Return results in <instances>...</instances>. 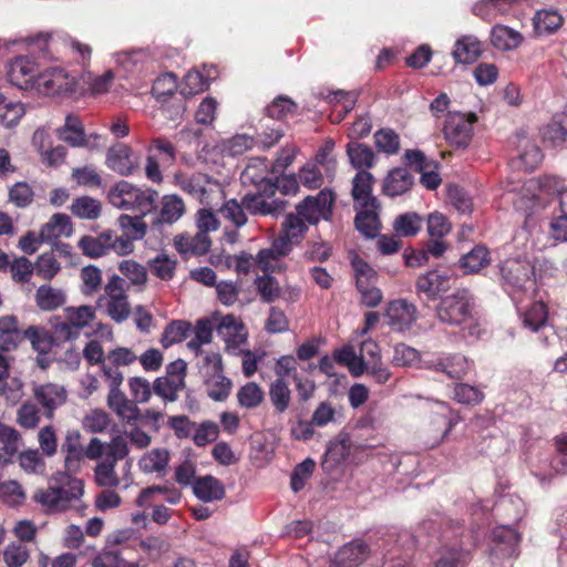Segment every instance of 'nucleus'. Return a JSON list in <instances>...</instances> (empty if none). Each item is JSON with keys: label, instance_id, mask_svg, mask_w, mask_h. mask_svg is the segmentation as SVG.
<instances>
[{"label": "nucleus", "instance_id": "f257e3e1", "mask_svg": "<svg viewBox=\"0 0 567 567\" xmlns=\"http://www.w3.org/2000/svg\"><path fill=\"white\" fill-rule=\"evenodd\" d=\"M436 315L443 323L470 329V334H474L478 323L475 299L467 288L456 289L443 297L436 307Z\"/></svg>", "mask_w": 567, "mask_h": 567}, {"label": "nucleus", "instance_id": "f03ea898", "mask_svg": "<svg viewBox=\"0 0 567 567\" xmlns=\"http://www.w3.org/2000/svg\"><path fill=\"white\" fill-rule=\"evenodd\" d=\"M158 193L152 188H140L127 181H120L107 192L109 203L122 210L146 216L156 207Z\"/></svg>", "mask_w": 567, "mask_h": 567}, {"label": "nucleus", "instance_id": "7ed1b4c3", "mask_svg": "<svg viewBox=\"0 0 567 567\" xmlns=\"http://www.w3.org/2000/svg\"><path fill=\"white\" fill-rule=\"evenodd\" d=\"M120 368L111 364L106 358L101 365L103 378L109 386L107 405L121 421L134 424L140 419L141 411L120 389L124 380Z\"/></svg>", "mask_w": 567, "mask_h": 567}, {"label": "nucleus", "instance_id": "20e7f679", "mask_svg": "<svg viewBox=\"0 0 567 567\" xmlns=\"http://www.w3.org/2000/svg\"><path fill=\"white\" fill-rule=\"evenodd\" d=\"M477 121L475 113L447 112L443 125V135L454 148H466L473 136V124Z\"/></svg>", "mask_w": 567, "mask_h": 567}, {"label": "nucleus", "instance_id": "39448f33", "mask_svg": "<svg viewBox=\"0 0 567 567\" xmlns=\"http://www.w3.org/2000/svg\"><path fill=\"white\" fill-rule=\"evenodd\" d=\"M533 267L526 260L512 258L499 265L501 282L509 295L525 291L528 285H533Z\"/></svg>", "mask_w": 567, "mask_h": 567}, {"label": "nucleus", "instance_id": "423d86ee", "mask_svg": "<svg viewBox=\"0 0 567 567\" xmlns=\"http://www.w3.org/2000/svg\"><path fill=\"white\" fill-rule=\"evenodd\" d=\"M361 359L359 368H352V375L359 377L363 372L372 378L378 384H385L390 381L392 373L389 368L382 362L379 354V347L374 342H363L361 347Z\"/></svg>", "mask_w": 567, "mask_h": 567}, {"label": "nucleus", "instance_id": "0eeeda50", "mask_svg": "<svg viewBox=\"0 0 567 567\" xmlns=\"http://www.w3.org/2000/svg\"><path fill=\"white\" fill-rule=\"evenodd\" d=\"M334 195L329 189L320 190L317 196H307L296 206L297 216L310 225H316L322 218L328 220L332 215Z\"/></svg>", "mask_w": 567, "mask_h": 567}, {"label": "nucleus", "instance_id": "6e6552de", "mask_svg": "<svg viewBox=\"0 0 567 567\" xmlns=\"http://www.w3.org/2000/svg\"><path fill=\"white\" fill-rule=\"evenodd\" d=\"M76 81L65 70L51 68L39 73L34 89L44 95H68L76 90Z\"/></svg>", "mask_w": 567, "mask_h": 567}, {"label": "nucleus", "instance_id": "1a4fd4ad", "mask_svg": "<svg viewBox=\"0 0 567 567\" xmlns=\"http://www.w3.org/2000/svg\"><path fill=\"white\" fill-rule=\"evenodd\" d=\"M126 288V281L117 275H113L104 288L107 297V315L115 322L125 321L131 315Z\"/></svg>", "mask_w": 567, "mask_h": 567}, {"label": "nucleus", "instance_id": "9d476101", "mask_svg": "<svg viewBox=\"0 0 567 567\" xmlns=\"http://www.w3.org/2000/svg\"><path fill=\"white\" fill-rule=\"evenodd\" d=\"M275 194H268L264 189L249 192L244 195V205L246 210L252 216H270L278 218L288 206V202L281 198H275Z\"/></svg>", "mask_w": 567, "mask_h": 567}, {"label": "nucleus", "instance_id": "9b49d317", "mask_svg": "<svg viewBox=\"0 0 567 567\" xmlns=\"http://www.w3.org/2000/svg\"><path fill=\"white\" fill-rule=\"evenodd\" d=\"M143 217L138 214L135 216L121 215L118 224L123 230L121 236L117 235V255L125 256L134 250V241L142 239L146 235L147 225L143 221Z\"/></svg>", "mask_w": 567, "mask_h": 567}, {"label": "nucleus", "instance_id": "f8f14e48", "mask_svg": "<svg viewBox=\"0 0 567 567\" xmlns=\"http://www.w3.org/2000/svg\"><path fill=\"white\" fill-rule=\"evenodd\" d=\"M33 398L42 408L43 415L51 420L54 412L66 402L68 392L63 385L48 382L33 388Z\"/></svg>", "mask_w": 567, "mask_h": 567}, {"label": "nucleus", "instance_id": "ddd939ff", "mask_svg": "<svg viewBox=\"0 0 567 567\" xmlns=\"http://www.w3.org/2000/svg\"><path fill=\"white\" fill-rule=\"evenodd\" d=\"M245 186H254L256 190L264 189L266 193L276 194L274 179L269 177V166L266 158H252L240 175Z\"/></svg>", "mask_w": 567, "mask_h": 567}, {"label": "nucleus", "instance_id": "4468645a", "mask_svg": "<svg viewBox=\"0 0 567 567\" xmlns=\"http://www.w3.org/2000/svg\"><path fill=\"white\" fill-rule=\"evenodd\" d=\"M38 75V65L29 56H17L9 65L8 79L20 89H34Z\"/></svg>", "mask_w": 567, "mask_h": 567}, {"label": "nucleus", "instance_id": "2eb2a0df", "mask_svg": "<svg viewBox=\"0 0 567 567\" xmlns=\"http://www.w3.org/2000/svg\"><path fill=\"white\" fill-rule=\"evenodd\" d=\"M385 317L393 330H409L417 319L416 307L405 299H396L389 302Z\"/></svg>", "mask_w": 567, "mask_h": 567}, {"label": "nucleus", "instance_id": "dca6fc26", "mask_svg": "<svg viewBox=\"0 0 567 567\" xmlns=\"http://www.w3.org/2000/svg\"><path fill=\"white\" fill-rule=\"evenodd\" d=\"M105 163L110 169L122 176L132 175L138 166L133 150L124 143H116L109 148Z\"/></svg>", "mask_w": 567, "mask_h": 567}, {"label": "nucleus", "instance_id": "f3484780", "mask_svg": "<svg viewBox=\"0 0 567 567\" xmlns=\"http://www.w3.org/2000/svg\"><path fill=\"white\" fill-rule=\"evenodd\" d=\"M374 182V176L367 169L359 171L355 174L351 189L355 209L359 207H381L380 202L372 194Z\"/></svg>", "mask_w": 567, "mask_h": 567}, {"label": "nucleus", "instance_id": "a211bd4d", "mask_svg": "<svg viewBox=\"0 0 567 567\" xmlns=\"http://www.w3.org/2000/svg\"><path fill=\"white\" fill-rule=\"evenodd\" d=\"M423 367L442 372L450 379H462L468 371V362L462 354H445L423 361Z\"/></svg>", "mask_w": 567, "mask_h": 567}, {"label": "nucleus", "instance_id": "6ab92c4d", "mask_svg": "<svg viewBox=\"0 0 567 567\" xmlns=\"http://www.w3.org/2000/svg\"><path fill=\"white\" fill-rule=\"evenodd\" d=\"M117 235L113 230H105L97 236H83L79 240V247L83 255L99 258L110 250L117 254Z\"/></svg>", "mask_w": 567, "mask_h": 567}, {"label": "nucleus", "instance_id": "aec40b11", "mask_svg": "<svg viewBox=\"0 0 567 567\" xmlns=\"http://www.w3.org/2000/svg\"><path fill=\"white\" fill-rule=\"evenodd\" d=\"M61 452L64 454V472L76 474L81 470L85 457V451L81 444L79 432H69L66 434Z\"/></svg>", "mask_w": 567, "mask_h": 567}, {"label": "nucleus", "instance_id": "412c9836", "mask_svg": "<svg viewBox=\"0 0 567 567\" xmlns=\"http://www.w3.org/2000/svg\"><path fill=\"white\" fill-rule=\"evenodd\" d=\"M369 553L367 543L354 539L337 551L333 564L336 567H358L368 558Z\"/></svg>", "mask_w": 567, "mask_h": 567}, {"label": "nucleus", "instance_id": "4be33fe9", "mask_svg": "<svg viewBox=\"0 0 567 567\" xmlns=\"http://www.w3.org/2000/svg\"><path fill=\"white\" fill-rule=\"evenodd\" d=\"M451 276L439 270H431L417 278L416 291L424 293L427 299L434 300L440 292L447 291L451 288Z\"/></svg>", "mask_w": 567, "mask_h": 567}, {"label": "nucleus", "instance_id": "5701e85b", "mask_svg": "<svg viewBox=\"0 0 567 567\" xmlns=\"http://www.w3.org/2000/svg\"><path fill=\"white\" fill-rule=\"evenodd\" d=\"M414 184L413 175L405 167H395L391 169L382 184L384 195L395 197L409 192Z\"/></svg>", "mask_w": 567, "mask_h": 567}, {"label": "nucleus", "instance_id": "b1692460", "mask_svg": "<svg viewBox=\"0 0 567 567\" xmlns=\"http://www.w3.org/2000/svg\"><path fill=\"white\" fill-rule=\"evenodd\" d=\"M73 473L60 472L52 480L56 483L61 496V508L65 511L71 502L79 499L83 495L82 480L72 476Z\"/></svg>", "mask_w": 567, "mask_h": 567}, {"label": "nucleus", "instance_id": "393cba45", "mask_svg": "<svg viewBox=\"0 0 567 567\" xmlns=\"http://www.w3.org/2000/svg\"><path fill=\"white\" fill-rule=\"evenodd\" d=\"M176 250L182 255L203 256L208 252L212 240L205 231H198L196 235H178L174 239Z\"/></svg>", "mask_w": 567, "mask_h": 567}, {"label": "nucleus", "instance_id": "a878e982", "mask_svg": "<svg viewBox=\"0 0 567 567\" xmlns=\"http://www.w3.org/2000/svg\"><path fill=\"white\" fill-rule=\"evenodd\" d=\"M56 133L61 141L65 142L72 147L92 145L90 140H86L81 120L73 114L66 115L64 125L59 127Z\"/></svg>", "mask_w": 567, "mask_h": 567}, {"label": "nucleus", "instance_id": "bb28decb", "mask_svg": "<svg viewBox=\"0 0 567 567\" xmlns=\"http://www.w3.org/2000/svg\"><path fill=\"white\" fill-rule=\"evenodd\" d=\"M520 0H480L473 8L474 16L485 21H493L498 16L508 13Z\"/></svg>", "mask_w": 567, "mask_h": 567}, {"label": "nucleus", "instance_id": "cd10ccee", "mask_svg": "<svg viewBox=\"0 0 567 567\" xmlns=\"http://www.w3.org/2000/svg\"><path fill=\"white\" fill-rule=\"evenodd\" d=\"M483 53L482 42L473 35H463L454 45L453 56L457 63L472 64Z\"/></svg>", "mask_w": 567, "mask_h": 567}, {"label": "nucleus", "instance_id": "c85d7f7f", "mask_svg": "<svg viewBox=\"0 0 567 567\" xmlns=\"http://www.w3.org/2000/svg\"><path fill=\"white\" fill-rule=\"evenodd\" d=\"M381 207H359L354 225L355 228L367 238H374L379 235L381 221L379 210Z\"/></svg>", "mask_w": 567, "mask_h": 567}, {"label": "nucleus", "instance_id": "c756f323", "mask_svg": "<svg viewBox=\"0 0 567 567\" xmlns=\"http://www.w3.org/2000/svg\"><path fill=\"white\" fill-rule=\"evenodd\" d=\"M193 491L203 502L220 501L225 497L223 483L212 475L196 478L193 484Z\"/></svg>", "mask_w": 567, "mask_h": 567}, {"label": "nucleus", "instance_id": "7c9ffc66", "mask_svg": "<svg viewBox=\"0 0 567 567\" xmlns=\"http://www.w3.org/2000/svg\"><path fill=\"white\" fill-rule=\"evenodd\" d=\"M524 38L520 32L503 24H496L491 31V43L497 50L511 51L517 49Z\"/></svg>", "mask_w": 567, "mask_h": 567}, {"label": "nucleus", "instance_id": "2f4dec72", "mask_svg": "<svg viewBox=\"0 0 567 567\" xmlns=\"http://www.w3.org/2000/svg\"><path fill=\"white\" fill-rule=\"evenodd\" d=\"M347 154L351 165L359 171L369 169L374 166L375 154L373 150L358 141H351L347 144Z\"/></svg>", "mask_w": 567, "mask_h": 567}, {"label": "nucleus", "instance_id": "473e14b6", "mask_svg": "<svg viewBox=\"0 0 567 567\" xmlns=\"http://www.w3.org/2000/svg\"><path fill=\"white\" fill-rule=\"evenodd\" d=\"M563 23L564 18L557 10H539L533 18L534 31L538 37L555 33Z\"/></svg>", "mask_w": 567, "mask_h": 567}, {"label": "nucleus", "instance_id": "72a5a7b5", "mask_svg": "<svg viewBox=\"0 0 567 567\" xmlns=\"http://www.w3.org/2000/svg\"><path fill=\"white\" fill-rule=\"evenodd\" d=\"M491 262L489 250L483 245H476L471 251L463 255L458 265L464 274H476Z\"/></svg>", "mask_w": 567, "mask_h": 567}, {"label": "nucleus", "instance_id": "f704fd0d", "mask_svg": "<svg viewBox=\"0 0 567 567\" xmlns=\"http://www.w3.org/2000/svg\"><path fill=\"white\" fill-rule=\"evenodd\" d=\"M268 396L276 414H284L290 406L292 393L286 380L276 379L269 385Z\"/></svg>", "mask_w": 567, "mask_h": 567}, {"label": "nucleus", "instance_id": "c9c22d12", "mask_svg": "<svg viewBox=\"0 0 567 567\" xmlns=\"http://www.w3.org/2000/svg\"><path fill=\"white\" fill-rule=\"evenodd\" d=\"M72 233V224L70 217L65 214H54L48 223L40 229L41 240L51 241L61 236H70Z\"/></svg>", "mask_w": 567, "mask_h": 567}, {"label": "nucleus", "instance_id": "e433bc0d", "mask_svg": "<svg viewBox=\"0 0 567 567\" xmlns=\"http://www.w3.org/2000/svg\"><path fill=\"white\" fill-rule=\"evenodd\" d=\"M471 559L470 550L461 546H446L441 549L434 567H466Z\"/></svg>", "mask_w": 567, "mask_h": 567}, {"label": "nucleus", "instance_id": "4c0bfd02", "mask_svg": "<svg viewBox=\"0 0 567 567\" xmlns=\"http://www.w3.org/2000/svg\"><path fill=\"white\" fill-rule=\"evenodd\" d=\"M174 182L176 186L194 198L202 199L206 194V176L203 174L197 173L189 175L187 173L177 172L174 175Z\"/></svg>", "mask_w": 567, "mask_h": 567}, {"label": "nucleus", "instance_id": "58836bf2", "mask_svg": "<svg viewBox=\"0 0 567 567\" xmlns=\"http://www.w3.org/2000/svg\"><path fill=\"white\" fill-rule=\"evenodd\" d=\"M184 212L185 204L181 197L166 195L162 198L156 224H173L183 216Z\"/></svg>", "mask_w": 567, "mask_h": 567}, {"label": "nucleus", "instance_id": "ea45409f", "mask_svg": "<svg viewBox=\"0 0 567 567\" xmlns=\"http://www.w3.org/2000/svg\"><path fill=\"white\" fill-rule=\"evenodd\" d=\"M168 462L169 452L166 449H153L142 456L138 465L144 473H162L165 472Z\"/></svg>", "mask_w": 567, "mask_h": 567}, {"label": "nucleus", "instance_id": "a19ab883", "mask_svg": "<svg viewBox=\"0 0 567 567\" xmlns=\"http://www.w3.org/2000/svg\"><path fill=\"white\" fill-rule=\"evenodd\" d=\"M92 567H140L136 563H130L122 556L118 548L104 547L91 560Z\"/></svg>", "mask_w": 567, "mask_h": 567}, {"label": "nucleus", "instance_id": "79ce46f5", "mask_svg": "<svg viewBox=\"0 0 567 567\" xmlns=\"http://www.w3.org/2000/svg\"><path fill=\"white\" fill-rule=\"evenodd\" d=\"M35 301L41 310L52 311L64 305L65 295L61 289L42 285L37 289Z\"/></svg>", "mask_w": 567, "mask_h": 567}, {"label": "nucleus", "instance_id": "37998d69", "mask_svg": "<svg viewBox=\"0 0 567 567\" xmlns=\"http://www.w3.org/2000/svg\"><path fill=\"white\" fill-rule=\"evenodd\" d=\"M116 462L105 458L96 464L94 467V481L97 486L106 488H115L120 485L121 481L115 472Z\"/></svg>", "mask_w": 567, "mask_h": 567}, {"label": "nucleus", "instance_id": "c03bdc74", "mask_svg": "<svg viewBox=\"0 0 567 567\" xmlns=\"http://www.w3.org/2000/svg\"><path fill=\"white\" fill-rule=\"evenodd\" d=\"M307 231L308 225L301 217L292 213L285 217L279 230V233L297 246L303 240Z\"/></svg>", "mask_w": 567, "mask_h": 567}, {"label": "nucleus", "instance_id": "a18cd8bd", "mask_svg": "<svg viewBox=\"0 0 567 567\" xmlns=\"http://www.w3.org/2000/svg\"><path fill=\"white\" fill-rule=\"evenodd\" d=\"M265 400V392L256 382H248L239 388L237 401L241 408L252 410L258 408Z\"/></svg>", "mask_w": 567, "mask_h": 567}, {"label": "nucleus", "instance_id": "49530a36", "mask_svg": "<svg viewBox=\"0 0 567 567\" xmlns=\"http://www.w3.org/2000/svg\"><path fill=\"white\" fill-rule=\"evenodd\" d=\"M192 331V324L184 320H174L166 326L161 338L164 348L184 341Z\"/></svg>", "mask_w": 567, "mask_h": 567}, {"label": "nucleus", "instance_id": "de8ad7c7", "mask_svg": "<svg viewBox=\"0 0 567 567\" xmlns=\"http://www.w3.org/2000/svg\"><path fill=\"white\" fill-rule=\"evenodd\" d=\"M25 340H29L32 348L41 354H48L54 347H56L51 332L44 328L30 326L25 329Z\"/></svg>", "mask_w": 567, "mask_h": 567}, {"label": "nucleus", "instance_id": "09e8293b", "mask_svg": "<svg viewBox=\"0 0 567 567\" xmlns=\"http://www.w3.org/2000/svg\"><path fill=\"white\" fill-rule=\"evenodd\" d=\"M354 270L355 286L358 290L374 287L378 281V272L363 259L355 258L352 260Z\"/></svg>", "mask_w": 567, "mask_h": 567}, {"label": "nucleus", "instance_id": "8fccbe9b", "mask_svg": "<svg viewBox=\"0 0 567 567\" xmlns=\"http://www.w3.org/2000/svg\"><path fill=\"white\" fill-rule=\"evenodd\" d=\"M254 284L264 302L271 303L280 297L279 282L271 275L257 276Z\"/></svg>", "mask_w": 567, "mask_h": 567}, {"label": "nucleus", "instance_id": "3c124183", "mask_svg": "<svg viewBox=\"0 0 567 567\" xmlns=\"http://www.w3.org/2000/svg\"><path fill=\"white\" fill-rule=\"evenodd\" d=\"M246 207L244 205V197L240 202L237 199H228L224 203L219 213L221 217L228 221H230L235 227L239 228L246 225L247 215Z\"/></svg>", "mask_w": 567, "mask_h": 567}, {"label": "nucleus", "instance_id": "603ef678", "mask_svg": "<svg viewBox=\"0 0 567 567\" xmlns=\"http://www.w3.org/2000/svg\"><path fill=\"white\" fill-rule=\"evenodd\" d=\"M374 144L379 152L394 155L400 151V136L392 128H380L374 133Z\"/></svg>", "mask_w": 567, "mask_h": 567}, {"label": "nucleus", "instance_id": "864d4df0", "mask_svg": "<svg viewBox=\"0 0 567 567\" xmlns=\"http://www.w3.org/2000/svg\"><path fill=\"white\" fill-rule=\"evenodd\" d=\"M101 203L90 196L75 198L71 206L75 216L86 219H96L101 215Z\"/></svg>", "mask_w": 567, "mask_h": 567}, {"label": "nucleus", "instance_id": "5fc2aeb1", "mask_svg": "<svg viewBox=\"0 0 567 567\" xmlns=\"http://www.w3.org/2000/svg\"><path fill=\"white\" fill-rule=\"evenodd\" d=\"M177 261L167 255L161 254L148 261V268L152 275L168 281L175 276Z\"/></svg>", "mask_w": 567, "mask_h": 567}, {"label": "nucleus", "instance_id": "6e6d98bb", "mask_svg": "<svg viewBox=\"0 0 567 567\" xmlns=\"http://www.w3.org/2000/svg\"><path fill=\"white\" fill-rule=\"evenodd\" d=\"M393 228L403 237L415 236L422 228V218L416 213L401 214L395 218Z\"/></svg>", "mask_w": 567, "mask_h": 567}, {"label": "nucleus", "instance_id": "4d7b16f0", "mask_svg": "<svg viewBox=\"0 0 567 567\" xmlns=\"http://www.w3.org/2000/svg\"><path fill=\"white\" fill-rule=\"evenodd\" d=\"M50 332L56 347L68 341L75 340L80 336L79 331H76L66 319L61 320L60 317H55L51 320Z\"/></svg>", "mask_w": 567, "mask_h": 567}, {"label": "nucleus", "instance_id": "13d9d810", "mask_svg": "<svg viewBox=\"0 0 567 567\" xmlns=\"http://www.w3.org/2000/svg\"><path fill=\"white\" fill-rule=\"evenodd\" d=\"M207 395L214 401H225L230 393L231 381L223 372L214 373V378L206 382Z\"/></svg>", "mask_w": 567, "mask_h": 567}, {"label": "nucleus", "instance_id": "bf43d9fd", "mask_svg": "<svg viewBox=\"0 0 567 567\" xmlns=\"http://www.w3.org/2000/svg\"><path fill=\"white\" fill-rule=\"evenodd\" d=\"M184 388L166 375L156 378L153 383L154 393L167 402H175L178 399V392Z\"/></svg>", "mask_w": 567, "mask_h": 567}, {"label": "nucleus", "instance_id": "052dcab7", "mask_svg": "<svg viewBox=\"0 0 567 567\" xmlns=\"http://www.w3.org/2000/svg\"><path fill=\"white\" fill-rule=\"evenodd\" d=\"M35 503H39L47 511L51 512H61V496L59 494L58 487L54 485H50L47 488H39L34 492L32 496Z\"/></svg>", "mask_w": 567, "mask_h": 567}, {"label": "nucleus", "instance_id": "680f3d73", "mask_svg": "<svg viewBox=\"0 0 567 567\" xmlns=\"http://www.w3.org/2000/svg\"><path fill=\"white\" fill-rule=\"evenodd\" d=\"M209 87V81L199 71H189L184 76L181 93L184 96H193Z\"/></svg>", "mask_w": 567, "mask_h": 567}, {"label": "nucleus", "instance_id": "e2e57ef3", "mask_svg": "<svg viewBox=\"0 0 567 567\" xmlns=\"http://www.w3.org/2000/svg\"><path fill=\"white\" fill-rule=\"evenodd\" d=\"M65 319L75 328L79 333L94 319V310L90 306L79 308H66Z\"/></svg>", "mask_w": 567, "mask_h": 567}, {"label": "nucleus", "instance_id": "0e129e2a", "mask_svg": "<svg viewBox=\"0 0 567 567\" xmlns=\"http://www.w3.org/2000/svg\"><path fill=\"white\" fill-rule=\"evenodd\" d=\"M30 557L28 547L21 543H10L3 551V560L8 567H21Z\"/></svg>", "mask_w": 567, "mask_h": 567}, {"label": "nucleus", "instance_id": "69168bd1", "mask_svg": "<svg viewBox=\"0 0 567 567\" xmlns=\"http://www.w3.org/2000/svg\"><path fill=\"white\" fill-rule=\"evenodd\" d=\"M547 321V307L544 302H534L524 313V326L537 331Z\"/></svg>", "mask_w": 567, "mask_h": 567}, {"label": "nucleus", "instance_id": "338daca9", "mask_svg": "<svg viewBox=\"0 0 567 567\" xmlns=\"http://www.w3.org/2000/svg\"><path fill=\"white\" fill-rule=\"evenodd\" d=\"M420 362V352L404 343H399L393 349L391 363L395 367H412Z\"/></svg>", "mask_w": 567, "mask_h": 567}, {"label": "nucleus", "instance_id": "774afa93", "mask_svg": "<svg viewBox=\"0 0 567 567\" xmlns=\"http://www.w3.org/2000/svg\"><path fill=\"white\" fill-rule=\"evenodd\" d=\"M484 399V393L476 386L467 383H457L454 386V400L462 404L476 405Z\"/></svg>", "mask_w": 567, "mask_h": 567}]
</instances>
